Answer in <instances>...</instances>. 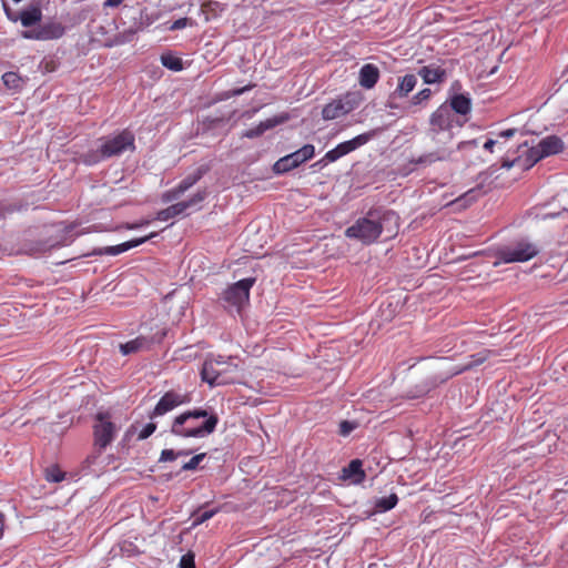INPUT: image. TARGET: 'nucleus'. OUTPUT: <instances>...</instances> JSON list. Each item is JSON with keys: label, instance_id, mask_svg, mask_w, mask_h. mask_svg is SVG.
Returning a JSON list of instances; mask_svg holds the SVG:
<instances>
[{"label": "nucleus", "instance_id": "2f4dec72", "mask_svg": "<svg viewBox=\"0 0 568 568\" xmlns=\"http://www.w3.org/2000/svg\"><path fill=\"white\" fill-rule=\"evenodd\" d=\"M217 513V509H210L202 513H199L194 517L193 526H199L206 520L211 519L215 514Z\"/></svg>", "mask_w": 568, "mask_h": 568}, {"label": "nucleus", "instance_id": "c756f323", "mask_svg": "<svg viewBox=\"0 0 568 568\" xmlns=\"http://www.w3.org/2000/svg\"><path fill=\"white\" fill-rule=\"evenodd\" d=\"M430 97H432V90L428 88H425L412 97L409 104L410 105H422L423 103H426L430 99Z\"/></svg>", "mask_w": 568, "mask_h": 568}, {"label": "nucleus", "instance_id": "f03ea898", "mask_svg": "<svg viewBox=\"0 0 568 568\" xmlns=\"http://www.w3.org/2000/svg\"><path fill=\"white\" fill-rule=\"evenodd\" d=\"M219 423L213 410L193 408L178 415L171 425V433L182 438H204L211 435Z\"/></svg>", "mask_w": 568, "mask_h": 568}, {"label": "nucleus", "instance_id": "c85d7f7f", "mask_svg": "<svg viewBox=\"0 0 568 568\" xmlns=\"http://www.w3.org/2000/svg\"><path fill=\"white\" fill-rule=\"evenodd\" d=\"M398 503V497L396 494H390L389 496L382 497L376 501V508L379 511H388L393 509Z\"/></svg>", "mask_w": 568, "mask_h": 568}, {"label": "nucleus", "instance_id": "49530a36", "mask_svg": "<svg viewBox=\"0 0 568 568\" xmlns=\"http://www.w3.org/2000/svg\"><path fill=\"white\" fill-rule=\"evenodd\" d=\"M516 132H517V130H516V129H507V130H505V131H501V132L498 134V138L509 139V138L514 136Z\"/></svg>", "mask_w": 568, "mask_h": 568}, {"label": "nucleus", "instance_id": "e433bc0d", "mask_svg": "<svg viewBox=\"0 0 568 568\" xmlns=\"http://www.w3.org/2000/svg\"><path fill=\"white\" fill-rule=\"evenodd\" d=\"M156 429V425L154 423H148L139 433V439H145L151 436Z\"/></svg>", "mask_w": 568, "mask_h": 568}, {"label": "nucleus", "instance_id": "412c9836", "mask_svg": "<svg viewBox=\"0 0 568 568\" xmlns=\"http://www.w3.org/2000/svg\"><path fill=\"white\" fill-rule=\"evenodd\" d=\"M418 75L426 84L442 83L446 79V71L439 65L429 64L422 67Z\"/></svg>", "mask_w": 568, "mask_h": 568}, {"label": "nucleus", "instance_id": "f3484780", "mask_svg": "<svg viewBox=\"0 0 568 568\" xmlns=\"http://www.w3.org/2000/svg\"><path fill=\"white\" fill-rule=\"evenodd\" d=\"M156 235V233H151L150 235H146V236H143V237H140V239H134V240H131V241H128V242H124V243H121L119 245H113V246H104V247H101L99 248L95 254L98 255H112V256H115V255H119V254H122L133 247H136L143 243H145L148 240L154 237Z\"/></svg>", "mask_w": 568, "mask_h": 568}, {"label": "nucleus", "instance_id": "5701e85b", "mask_svg": "<svg viewBox=\"0 0 568 568\" xmlns=\"http://www.w3.org/2000/svg\"><path fill=\"white\" fill-rule=\"evenodd\" d=\"M200 178H201L200 173L193 174V175H187L185 179H183L179 183V185L175 189L168 191L164 194L163 200L165 202H170V201L176 200L184 192H186L191 186H193L199 181Z\"/></svg>", "mask_w": 568, "mask_h": 568}, {"label": "nucleus", "instance_id": "09e8293b", "mask_svg": "<svg viewBox=\"0 0 568 568\" xmlns=\"http://www.w3.org/2000/svg\"><path fill=\"white\" fill-rule=\"evenodd\" d=\"M124 0H105L103 6L105 8H115L123 3Z\"/></svg>", "mask_w": 568, "mask_h": 568}, {"label": "nucleus", "instance_id": "6e6552de", "mask_svg": "<svg viewBox=\"0 0 568 568\" xmlns=\"http://www.w3.org/2000/svg\"><path fill=\"white\" fill-rule=\"evenodd\" d=\"M465 121L466 119H459L452 108L444 103L432 114L430 126L436 133L450 132L454 128H462Z\"/></svg>", "mask_w": 568, "mask_h": 568}, {"label": "nucleus", "instance_id": "0eeeda50", "mask_svg": "<svg viewBox=\"0 0 568 568\" xmlns=\"http://www.w3.org/2000/svg\"><path fill=\"white\" fill-rule=\"evenodd\" d=\"M375 136V131L362 133L348 141L337 144L334 149L326 152L320 163H332L338 159L347 155L348 153L357 150L358 148L368 143Z\"/></svg>", "mask_w": 568, "mask_h": 568}, {"label": "nucleus", "instance_id": "a211bd4d", "mask_svg": "<svg viewBox=\"0 0 568 568\" xmlns=\"http://www.w3.org/2000/svg\"><path fill=\"white\" fill-rule=\"evenodd\" d=\"M524 152L526 154L525 158L518 156L517 159H514L511 161L505 160L501 166L506 169L518 166L523 170H528L542 159L538 156L539 152L536 146L526 149Z\"/></svg>", "mask_w": 568, "mask_h": 568}, {"label": "nucleus", "instance_id": "4468645a", "mask_svg": "<svg viewBox=\"0 0 568 568\" xmlns=\"http://www.w3.org/2000/svg\"><path fill=\"white\" fill-rule=\"evenodd\" d=\"M205 196H206V193L204 191L197 192L190 200L175 203V204L158 212L156 220L165 222V221H169L170 219H173L180 214H183L187 209H190L194 205H197L200 202H202L205 199Z\"/></svg>", "mask_w": 568, "mask_h": 568}, {"label": "nucleus", "instance_id": "a878e982", "mask_svg": "<svg viewBox=\"0 0 568 568\" xmlns=\"http://www.w3.org/2000/svg\"><path fill=\"white\" fill-rule=\"evenodd\" d=\"M480 187H474L458 196L453 204H456L458 207H467L473 202H475L481 195Z\"/></svg>", "mask_w": 568, "mask_h": 568}, {"label": "nucleus", "instance_id": "72a5a7b5", "mask_svg": "<svg viewBox=\"0 0 568 568\" xmlns=\"http://www.w3.org/2000/svg\"><path fill=\"white\" fill-rule=\"evenodd\" d=\"M205 458V454H197L193 456L189 462L182 466V470H194L197 468L200 463Z\"/></svg>", "mask_w": 568, "mask_h": 568}, {"label": "nucleus", "instance_id": "ea45409f", "mask_svg": "<svg viewBox=\"0 0 568 568\" xmlns=\"http://www.w3.org/2000/svg\"><path fill=\"white\" fill-rule=\"evenodd\" d=\"M280 122L276 120V119H267L265 121H262L258 126L260 129L262 130V132L264 133L265 131L274 128L275 125H277Z\"/></svg>", "mask_w": 568, "mask_h": 568}, {"label": "nucleus", "instance_id": "c03bdc74", "mask_svg": "<svg viewBox=\"0 0 568 568\" xmlns=\"http://www.w3.org/2000/svg\"><path fill=\"white\" fill-rule=\"evenodd\" d=\"M261 134H263L262 130L260 129V126H255L253 129H250L246 131V133L244 134L246 138H250V139H253V138H257L260 136Z\"/></svg>", "mask_w": 568, "mask_h": 568}, {"label": "nucleus", "instance_id": "aec40b11", "mask_svg": "<svg viewBox=\"0 0 568 568\" xmlns=\"http://www.w3.org/2000/svg\"><path fill=\"white\" fill-rule=\"evenodd\" d=\"M379 79V69L372 63L364 64L359 70L358 82L364 89H373Z\"/></svg>", "mask_w": 568, "mask_h": 568}, {"label": "nucleus", "instance_id": "3c124183", "mask_svg": "<svg viewBox=\"0 0 568 568\" xmlns=\"http://www.w3.org/2000/svg\"><path fill=\"white\" fill-rule=\"evenodd\" d=\"M245 90H246V89L237 90V91H235V94H241V93H243Z\"/></svg>", "mask_w": 568, "mask_h": 568}, {"label": "nucleus", "instance_id": "7ed1b4c3", "mask_svg": "<svg viewBox=\"0 0 568 568\" xmlns=\"http://www.w3.org/2000/svg\"><path fill=\"white\" fill-rule=\"evenodd\" d=\"M237 371L235 358L211 354L203 363L201 377L211 387L229 385L236 382Z\"/></svg>", "mask_w": 568, "mask_h": 568}, {"label": "nucleus", "instance_id": "6ab92c4d", "mask_svg": "<svg viewBox=\"0 0 568 568\" xmlns=\"http://www.w3.org/2000/svg\"><path fill=\"white\" fill-rule=\"evenodd\" d=\"M448 106L452 108L453 112L460 119L470 113L471 99L469 94L454 93L449 98Z\"/></svg>", "mask_w": 568, "mask_h": 568}, {"label": "nucleus", "instance_id": "8fccbe9b", "mask_svg": "<svg viewBox=\"0 0 568 568\" xmlns=\"http://www.w3.org/2000/svg\"><path fill=\"white\" fill-rule=\"evenodd\" d=\"M477 144H478L477 140H469V141L460 142L458 144V149L462 150V149H466V148H470V146H477Z\"/></svg>", "mask_w": 568, "mask_h": 568}, {"label": "nucleus", "instance_id": "ddd939ff", "mask_svg": "<svg viewBox=\"0 0 568 568\" xmlns=\"http://www.w3.org/2000/svg\"><path fill=\"white\" fill-rule=\"evenodd\" d=\"M418 82L416 74H405L398 78L395 90L389 94L386 106L389 109L398 108L397 100L407 98L408 94L416 88Z\"/></svg>", "mask_w": 568, "mask_h": 568}, {"label": "nucleus", "instance_id": "79ce46f5", "mask_svg": "<svg viewBox=\"0 0 568 568\" xmlns=\"http://www.w3.org/2000/svg\"><path fill=\"white\" fill-rule=\"evenodd\" d=\"M280 122L276 120V119H267L265 121H262L258 126L260 129L262 130V132L264 133L265 131L274 128L275 125H277Z\"/></svg>", "mask_w": 568, "mask_h": 568}, {"label": "nucleus", "instance_id": "a18cd8bd", "mask_svg": "<svg viewBox=\"0 0 568 568\" xmlns=\"http://www.w3.org/2000/svg\"><path fill=\"white\" fill-rule=\"evenodd\" d=\"M496 144H499V141H498V140L488 139L487 141H485V142H484L483 148H484L486 151L493 152L494 146H495Z\"/></svg>", "mask_w": 568, "mask_h": 568}, {"label": "nucleus", "instance_id": "20e7f679", "mask_svg": "<svg viewBox=\"0 0 568 568\" xmlns=\"http://www.w3.org/2000/svg\"><path fill=\"white\" fill-rule=\"evenodd\" d=\"M134 150V135L124 130L113 136L106 138L97 152L88 153L83 156V162L93 165L102 159L118 156L126 151Z\"/></svg>", "mask_w": 568, "mask_h": 568}, {"label": "nucleus", "instance_id": "7c9ffc66", "mask_svg": "<svg viewBox=\"0 0 568 568\" xmlns=\"http://www.w3.org/2000/svg\"><path fill=\"white\" fill-rule=\"evenodd\" d=\"M65 474L57 466L45 469V479L51 483H60L64 479Z\"/></svg>", "mask_w": 568, "mask_h": 568}, {"label": "nucleus", "instance_id": "dca6fc26", "mask_svg": "<svg viewBox=\"0 0 568 568\" xmlns=\"http://www.w3.org/2000/svg\"><path fill=\"white\" fill-rule=\"evenodd\" d=\"M535 146L539 152V158H547L562 152L565 149V143L557 135H547L542 138Z\"/></svg>", "mask_w": 568, "mask_h": 568}, {"label": "nucleus", "instance_id": "37998d69", "mask_svg": "<svg viewBox=\"0 0 568 568\" xmlns=\"http://www.w3.org/2000/svg\"><path fill=\"white\" fill-rule=\"evenodd\" d=\"M280 122L276 120V119H267L265 121H262L258 126L260 129L262 130V132L264 133L265 131L274 128L275 125H277Z\"/></svg>", "mask_w": 568, "mask_h": 568}, {"label": "nucleus", "instance_id": "423d86ee", "mask_svg": "<svg viewBox=\"0 0 568 568\" xmlns=\"http://www.w3.org/2000/svg\"><path fill=\"white\" fill-rule=\"evenodd\" d=\"M119 427L112 420L109 412H99L93 425L94 445L100 449H105L115 438Z\"/></svg>", "mask_w": 568, "mask_h": 568}, {"label": "nucleus", "instance_id": "9d476101", "mask_svg": "<svg viewBox=\"0 0 568 568\" xmlns=\"http://www.w3.org/2000/svg\"><path fill=\"white\" fill-rule=\"evenodd\" d=\"M191 403V395L189 393H182L178 390L166 392L158 402L154 409L150 414V418H156L163 416L179 406Z\"/></svg>", "mask_w": 568, "mask_h": 568}, {"label": "nucleus", "instance_id": "4be33fe9", "mask_svg": "<svg viewBox=\"0 0 568 568\" xmlns=\"http://www.w3.org/2000/svg\"><path fill=\"white\" fill-rule=\"evenodd\" d=\"M342 478L349 480L352 484L358 485L365 479V471L363 470V463L359 459H353L342 470Z\"/></svg>", "mask_w": 568, "mask_h": 568}, {"label": "nucleus", "instance_id": "864d4df0", "mask_svg": "<svg viewBox=\"0 0 568 568\" xmlns=\"http://www.w3.org/2000/svg\"><path fill=\"white\" fill-rule=\"evenodd\" d=\"M13 1L18 3V2H20L21 0H13Z\"/></svg>", "mask_w": 568, "mask_h": 568}, {"label": "nucleus", "instance_id": "39448f33", "mask_svg": "<svg viewBox=\"0 0 568 568\" xmlns=\"http://www.w3.org/2000/svg\"><path fill=\"white\" fill-rule=\"evenodd\" d=\"M539 253V248L535 243L528 240H519L498 248L494 262V266L501 263H523L534 258Z\"/></svg>", "mask_w": 568, "mask_h": 568}, {"label": "nucleus", "instance_id": "4c0bfd02", "mask_svg": "<svg viewBox=\"0 0 568 568\" xmlns=\"http://www.w3.org/2000/svg\"><path fill=\"white\" fill-rule=\"evenodd\" d=\"M354 429H355V424H354V423H351V422H348V420H343V422L339 424V433H341V435H343V436H347V435H349Z\"/></svg>", "mask_w": 568, "mask_h": 568}, {"label": "nucleus", "instance_id": "58836bf2", "mask_svg": "<svg viewBox=\"0 0 568 568\" xmlns=\"http://www.w3.org/2000/svg\"><path fill=\"white\" fill-rule=\"evenodd\" d=\"M189 24H190V20H189V18H180V19L175 20V21L170 26L169 30H171V31H174V30H181V29L186 28Z\"/></svg>", "mask_w": 568, "mask_h": 568}, {"label": "nucleus", "instance_id": "603ef678", "mask_svg": "<svg viewBox=\"0 0 568 568\" xmlns=\"http://www.w3.org/2000/svg\"><path fill=\"white\" fill-rule=\"evenodd\" d=\"M457 87H459V83H458V82H455V83L453 84L452 89H455V88H457Z\"/></svg>", "mask_w": 568, "mask_h": 568}, {"label": "nucleus", "instance_id": "393cba45", "mask_svg": "<svg viewBox=\"0 0 568 568\" xmlns=\"http://www.w3.org/2000/svg\"><path fill=\"white\" fill-rule=\"evenodd\" d=\"M42 18V12L38 7L23 10L20 14L21 24L26 28L38 23Z\"/></svg>", "mask_w": 568, "mask_h": 568}, {"label": "nucleus", "instance_id": "b1692460", "mask_svg": "<svg viewBox=\"0 0 568 568\" xmlns=\"http://www.w3.org/2000/svg\"><path fill=\"white\" fill-rule=\"evenodd\" d=\"M151 345V341L148 337L139 336L132 341H129L124 344H120V352L122 355H130L142 349L149 348Z\"/></svg>", "mask_w": 568, "mask_h": 568}, {"label": "nucleus", "instance_id": "2eb2a0df", "mask_svg": "<svg viewBox=\"0 0 568 568\" xmlns=\"http://www.w3.org/2000/svg\"><path fill=\"white\" fill-rule=\"evenodd\" d=\"M64 27L60 22L51 21L39 27L38 30L24 31L22 37L34 40H53L64 34Z\"/></svg>", "mask_w": 568, "mask_h": 568}, {"label": "nucleus", "instance_id": "f704fd0d", "mask_svg": "<svg viewBox=\"0 0 568 568\" xmlns=\"http://www.w3.org/2000/svg\"><path fill=\"white\" fill-rule=\"evenodd\" d=\"M194 554L189 551L184 554L179 562L180 568H195Z\"/></svg>", "mask_w": 568, "mask_h": 568}, {"label": "nucleus", "instance_id": "1a4fd4ad", "mask_svg": "<svg viewBox=\"0 0 568 568\" xmlns=\"http://www.w3.org/2000/svg\"><path fill=\"white\" fill-rule=\"evenodd\" d=\"M315 154V148L313 144H305L301 149L296 150L295 152H292L280 160H277L274 165L273 170L276 174H283L286 173L304 162L312 159Z\"/></svg>", "mask_w": 568, "mask_h": 568}, {"label": "nucleus", "instance_id": "a19ab883", "mask_svg": "<svg viewBox=\"0 0 568 568\" xmlns=\"http://www.w3.org/2000/svg\"><path fill=\"white\" fill-rule=\"evenodd\" d=\"M280 122L276 120V119H267L265 121H262L258 126L260 129L262 130V132L264 133L265 131L274 128L275 125H277Z\"/></svg>", "mask_w": 568, "mask_h": 568}, {"label": "nucleus", "instance_id": "cd10ccee", "mask_svg": "<svg viewBox=\"0 0 568 568\" xmlns=\"http://www.w3.org/2000/svg\"><path fill=\"white\" fill-rule=\"evenodd\" d=\"M161 63L172 71H181L183 68L182 60L179 57L173 55L171 53L162 54Z\"/></svg>", "mask_w": 568, "mask_h": 568}, {"label": "nucleus", "instance_id": "de8ad7c7", "mask_svg": "<svg viewBox=\"0 0 568 568\" xmlns=\"http://www.w3.org/2000/svg\"><path fill=\"white\" fill-rule=\"evenodd\" d=\"M148 224H149V221L145 220V221H141L140 223H126L124 227L128 230H134V229L144 226V225H148Z\"/></svg>", "mask_w": 568, "mask_h": 568}, {"label": "nucleus", "instance_id": "c9c22d12", "mask_svg": "<svg viewBox=\"0 0 568 568\" xmlns=\"http://www.w3.org/2000/svg\"><path fill=\"white\" fill-rule=\"evenodd\" d=\"M2 80L8 88H17L19 85V77L14 72H7L2 75Z\"/></svg>", "mask_w": 568, "mask_h": 568}, {"label": "nucleus", "instance_id": "f257e3e1", "mask_svg": "<svg viewBox=\"0 0 568 568\" xmlns=\"http://www.w3.org/2000/svg\"><path fill=\"white\" fill-rule=\"evenodd\" d=\"M398 215L390 210L372 209L365 216L357 219L345 230V236L369 245L376 242L386 232L390 237L397 232Z\"/></svg>", "mask_w": 568, "mask_h": 568}, {"label": "nucleus", "instance_id": "f8f14e48", "mask_svg": "<svg viewBox=\"0 0 568 568\" xmlns=\"http://www.w3.org/2000/svg\"><path fill=\"white\" fill-rule=\"evenodd\" d=\"M254 284V278H244L230 286L223 294L226 303L237 308H241L248 302L250 290Z\"/></svg>", "mask_w": 568, "mask_h": 568}, {"label": "nucleus", "instance_id": "bb28decb", "mask_svg": "<svg viewBox=\"0 0 568 568\" xmlns=\"http://www.w3.org/2000/svg\"><path fill=\"white\" fill-rule=\"evenodd\" d=\"M450 158V152L447 151V150H439V151H436V152H430V153H427V154H424L422 156L418 158V160L416 161L418 164H432V163H435L437 161H446Z\"/></svg>", "mask_w": 568, "mask_h": 568}, {"label": "nucleus", "instance_id": "9b49d317", "mask_svg": "<svg viewBox=\"0 0 568 568\" xmlns=\"http://www.w3.org/2000/svg\"><path fill=\"white\" fill-rule=\"evenodd\" d=\"M358 101L354 94H346L339 99L333 100L322 110L324 120H335L355 110Z\"/></svg>", "mask_w": 568, "mask_h": 568}, {"label": "nucleus", "instance_id": "473e14b6", "mask_svg": "<svg viewBox=\"0 0 568 568\" xmlns=\"http://www.w3.org/2000/svg\"><path fill=\"white\" fill-rule=\"evenodd\" d=\"M186 452H175L173 449H163L160 456V462H172L179 456L186 455Z\"/></svg>", "mask_w": 568, "mask_h": 568}]
</instances>
